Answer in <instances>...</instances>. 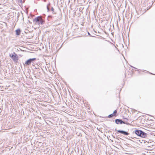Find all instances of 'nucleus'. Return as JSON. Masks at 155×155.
Listing matches in <instances>:
<instances>
[{
	"label": "nucleus",
	"instance_id": "obj_1",
	"mask_svg": "<svg viewBox=\"0 0 155 155\" xmlns=\"http://www.w3.org/2000/svg\"><path fill=\"white\" fill-rule=\"evenodd\" d=\"M34 22L35 25H39L40 24L42 25L44 22V21L43 20L42 18L40 16L35 18L34 19Z\"/></svg>",
	"mask_w": 155,
	"mask_h": 155
},
{
	"label": "nucleus",
	"instance_id": "obj_2",
	"mask_svg": "<svg viewBox=\"0 0 155 155\" xmlns=\"http://www.w3.org/2000/svg\"><path fill=\"white\" fill-rule=\"evenodd\" d=\"M135 133L137 136L142 137H146L147 136V134L140 130H136L135 131Z\"/></svg>",
	"mask_w": 155,
	"mask_h": 155
},
{
	"label": "nucleus",
	"instance_id": "obj_3",
	"mask_svg": "<svg viewBox=\"0 0 155 155\" xmlns=\"http://www.w3.org/2000/svg\"><path fill=\"white\" fill-rule=\"evenodd\" d=\"M10 56L14 62H17L18 60V57L17 55L14 52L12 54H10Z\"/></svg>",
	"mask_w": 155,
	"mask_h": 155
},
{
	"label": "nucleus",
	"instance_id": "obj_4",
	"mask_svg": "<svg viewBox=\"0 0 155 155\" xmlns=\"http://www.w3.org/2000/svg\"><path fill=\"white\" fill-rule=\"evenodd\" d=\"M36 59L35 58L29 59L26 61L25 64L27 65L30 64L32 62L35 60Z\"/></svg>",
	"mask_w": 155,
	"mask_h": 155
},
{
	"label": "nucleus",
	"instance_id": "obj_5",
	"mask_svg": "<svg viewBox=\"0 0 155 155\" xmlns=\"http://www.w3.org/2000/svg\"><path fill=\"white\" fill-rule=\"evenodd\" d=\"M115 123L117 124H127V123H125L124 121H122V120L118 119L115 120Z\"/></svg>",
	"mask_w": 155,
	"mask_h": 155
},
{
	"label": "nucleus",
	"instance_id": "obj_6",
	"mask_svg": "<svg viewBox=\"0 0 155 155\" xmlns=\"http://www.w3.org/2000/svg\"><path fill=\"white\" fill-rule=\"evenodd\" d=\"M117 131L118 132L120 133L121 134H123L124 135H128L129 134L127 132L124 130H117Z\"/></svg>",
	"mask_w": 155,
	"mask_h": 155
},
{
	"label": "nucleus",
	"instance_id": "obj_7",
	"mask_svg": "<svg viewBox=\"0 0 155 155\" xmlns=\"http://www.w3.org/2000/svg\"><path fill=\"white\" fill-rule=\"evenodd\" d=\"M16 34L18 35H19L20 34V32H21L20 30L19 29H17L16 31Z\"/></svg>",
	"mask_w": 155,
	"mask_h": 155
},
{
	"label": "nucleus",
	"instance_id": "obj_8",
	"mask_svg": "<svg viewBox=\"0 0 155 155\" xmlns=\"http://www.w3.org/2000/svg\"><path fill=\"white\" fill-rule=\"evenodd\" d=\"M153 146V145H152V147H150V146H147V149L148 150H152L153 148L152 147Z\"/></svg>",
	"mask_w": 155,
	"mask_h": 155
},
{
	"label": "nucleus",
	"instance_id": "obj_9",
	"mask_svg": "<svg viewBox=\"0 0 155 155\" xmlns=\"http://www.w3.org/2000/svg\"><path fill=\"white\" fill-rule=\"evenodd\" d=\"M114 116V114H112L109 115L108 117L109 118H110Z\"/></svg>",
	"mask_w": 155,
	"mask_h": 155
},
{
	"label": "nucleus",
	"instance_id": "obj_10",
	"mask_svg": "<svg viewBox=\"0 0 155 155\" xmlns=\"http://www.w3.org/2000/svg\"><path fill=\"white\" fill-rule=\"evenodd\" d=\"M117 112V110H115L113 112V114H114V116H115V115L116 114Z\"/></svg>",
	"mask_w": 155,
	"mask_h": 155
},
{
	"label": "nucleus",
	"instance_id": "obj_11",
	"mask_svg": "<svg viewBox=\"0 0 155 155\" xmlns=\"http://www.w3.org/2000/svg\"><path fill=\"white\" fill-rule=\"evenodd\" d=\"M51 10L53 12H54V9L53 8V7H52L51 8Z\"/></svg>",
	"mask_w": 155,
	"mask_h": 155
},
{
	"label": "nucleus",
	"instance_id": "obj_12",
	"mask_svg": "<svg viewBox=\"0 0 155 155\" xmlns=\"http://www.w3.org/2000/svg\"><path fill=\"white\" fill-rule=\"evenodd\" d=\"M47 9H48V7H47Z\"/></svg>",
	"mask_w": 155,
	"mask_h": 155
},
{
	"label": "nucleus",
	"instance_id": "obj_13",
	"mask_svg": "<svg viewBox=\"0 0 155 155\" xmlns=\"http://www.w3.org/2000/svg\"><path fill=\"white\" fill-rule=\"evenodd\" d=\"M88 34L90 35V33L89 32H88Z\"/></svg>",
	"mask_w": 155,
	"mask_h": 155
}]
</instances>
